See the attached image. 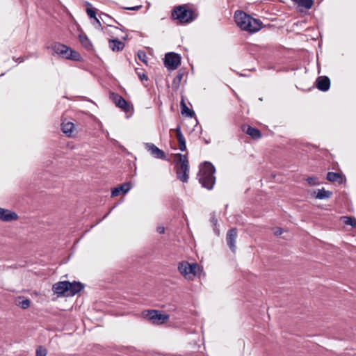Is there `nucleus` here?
I'll return each mask as SVG.
<instances>
[{
	"instance_id": "45",
	"label": "nucleus",
	"mask_w": 356,
	"mask_h": 356,
	"mask_svg": "<svg viewBox=\"0 0 356 356\" xmlns=\"http://www.w3.org/2000/svg\"><path fill=\"white\" fill-rule=\"evenodd\" d=\"M205 143L208 144L209 143V141L205 140Z\"/></svg>"
},
{
	"instance_id": "17",
	"label": "nucleus",
	"mask_w": 356,
	"mask_h": 356,
	"mask_svg": "<svg viewBox=\"0 0 356 356\" xmlns=\"http://www.w3.org/2000/svg\"><path fill=\"white\" fill-rule=\"evenodd\" d=\"M108 44L112 51L116 52L122 51L124 47V43L117 38L109 39Z\"/></svg>"
},
{
	"instance_id": "6",
	"label": "nucleus",
	"mask_w": 356,
	"mask_h": 356,
	"mask_svg": "<svg viewBox=\"0 0 356 356\" xmlns=\"http://www.w3.org/2000/svg\"><path fill=\"white\" fill-rule=\"evenodd\" d=\"M181 56L175 52H169L165 55L164 65L168 70H176L181 63Z\"/></svg>"
},
{
	"instance_id": "9",
	"label": "nucleus",
	"mask_w": 356,
	"mask_h": 356,
	"mask_svg": "<svg viewBox=\"0 0 356 356\" xmlns=\"http://www.w3.org/2000/svg\"><path fill=\"white\" fill-rule=\"evenodd\" d=\"M99 18L102 20V22L106 24L108 26L115 29H120L122 31H126L125 28L122 26L118 21L113 19L111 16L108 15L101 13L99 15Z\"/></svg>"
},
{
	"instance_id": "5",
	"label": "nucleus",
	"mask_w": 356,
	"mask_h": 356,
	"mask_svg": "<svg viewBox=\"0 0 356 356\" xmlns=\"http://www.w3.org/2000/svg\"><path fill=\"white\" fill-rule=\"evenodd\" d=\"M172 17L179 20L181 24H185L193 22L196 15L193 10L187 8L186 6H179L172 10Z\"/></svg>"
},
{
	"instance_id": "44",
	"label": "nucleus",
	"mask_w": 356,
	"mask_h": 356,
	"mask_svg": "<svg viewBox=\"0 0 356 356\" xmlns=\"http://www.w3.org/2000/svg\"><path fill=\"white\" fill-rule=\"evenodd\" d=\"M122 38H123L124 40H126L127 36H124V37H123Z\"/></svg>"
},
{
	"instance_id": "4",
	"label": "nucleus",
	"mask_w": 356,
	"mask_h": 356,
	"mask_svg": "<svg viewBox=\"0 0 356 356\" xmlns=\"http://www.w3.org/2000/svg\"><path fill=\"white\" fill-rule=\"evenodd\" d=\"M175 163L177 178L182 182L186 183L188 180L189 163L186 155L175 154Z\"/></svg>"
},
{
	"instance_id": "16",
	"label": "nucleus",
	"mask_w": 356,
	"mask_h": 356,
	"mask_svg": "<svg viewBox=\"0 0 356 356\" xmlns=\"http://www.w3.org/2000/svg\"><path fill=\"white\" fill-rule=\"evenodd\" d=\"M131 189V185L129 183H124L119 186L114 188L111 191V195L115 197L122 193H127Z\"/></svg>"
},
{
	"instance_id": "20",
	"label": "nucleus",
	"mask_w": 356,
	"mask_h": 356,
	"mask_svg": "<svg viewBox=\"0 0 356 356\" xmlns=\"http://www.w3.org/2000/svg\"><path fill=\"white\" fill-rule=\"evenodd\" d=\"M326 179L332 182L337 181L339 184H342L343 181L345 180L344 177L338 173V172H329L327 174Z\"/></svg>"
},
{
	"instance_id": "2",
	"label": "nucleus",
	"mask_w": 356,
	"mask_h": 356,
	"mask_svg": "<svg viewBox=\"0 0 356 356\" xmlns=\"http://www.w3.org/2000/svg\"><path fill=\"white\" fill-rule=\"evenodd\" d=\"M215 172L216 168L214 165L209 161H205L200 166L199 172L197 176L200 184L203 188L207 190L213 189L216 183Z\"/></svg>"
},
{
	"instance_id": "7",
	"label": "nucleus",
	"mask_w": 356,
	"mask_h": 356,
	"mask_svg": "<svg viewBox=\"0 0 356 356\" xmlns=\"http://www.w3.org/2000/svg\"><path fill=\"white\" fill-rule=\"evenodd\" d=\"M145 316L147 319L151 321L154 324H162L169 318L168 315L162 314L156 310H148Z\"/></svg>"
},
{
	"instance_id": "19",
	"label": "nucleus",
	"mask_w": 356,
	"mask_h": 356,
	"mask_svg": "<svg viewBox=\"0 0 356 356\" xmlns=\"http://www.w3.org/2000/svg\"><path fill=\"white\" fill-rule=\"evenodd\" d=\"M243 130L248 135H250L253 139H257L261 136V132L258 129L252 127L250 125L244 127Z\"/></svg>"
},
{
	"instance_id": "31",
	"label": "nucleus",
	"mask_w": 356,
	"mask_h": 356,
	"mask_svg": "<svg viewBox=\"0 0 356 356\" xmlns=\"http://www.w3.org/2000/svg\"><path fill=\"white\" fill-rule=\"evenodd\" d=\"M179 149L184 152L186 149V139L184 136L177 137Z\"/></svg>"
},
{
	"instance_id": "37",
	"label": "nucleus",
	"mask_w": 356,
	"mask_h": 356,
	"mask_svg": "<svg viewBox=\"0 0 356 356\" xmlns=\"http://www.w3.org/2000/svg\"><path fill=\"white\" fill-rule=\"evenodd\" d=\"M175 131L176 132L177 138L179 137V136H184L182 132H181V131L180 125H177V127L175 129Z\"/></svg>"
},
{
	"instance_id": "32",
	"label": "nucleus",
	"mask_w": 356,
	"mask_h": 356,
	"mask_svg": "<svg viewBox=\"0 0 356 356\" xmlns=\"http://www.w3.org/2000/svg\"><path fill=\"white\" fill-rule=\"evenodd\" d=\"M307 182L311 186H316L320 184L318 177H309L306 179Z\"/></svg>"
},
{
	"instance_id": "27",
	"label": "nucleus",
	"mask_w": 356,
	"mask_h": 356,
	"mask_svg": "<svg viewBox=\"0 0 356 356\" xmlns=\"http://www.w3.org/2000/svg\"><path fill=\"white\" fill-rule=\"evenodd\" d=\"M211 222L212 223V225L213 227V232H215V234L217 235V236H219L220 234V230L217 227V224H218V219L216 218V213L215 212H212L211 213Z\"/></svg>"
},
{
	"instance_id": "18",
	"label": "nucleus",
	"mask_w": 356,
	"mask_h": 356,
	"mask_svg": "<svg viewBox=\"0 0 356 356\" xmlns=\"http://www.w3.org/2000/svg\"><path fill=\"white\" fill-rule=\"evenodd\" d=\"M61 130L67 136L71 137L74 131V124L71 122H63L61 124Z\"/></svg>"
},
{
	"instance_id": "28",
	"label": "nucleus",
	"mask_w": 356,
	"mask_h": 356,
	"mask_svg": "<svg viewBox=\"0 0 356 356\" xmlns=\"http://www.w3.org/2000/svg\"><path fill=\"white\" fill-rule=\"evenodd\" d=\"M79 38L80 42L82 44L83 46H84L86 48L89 47V40L87 35L85 33L81 31V33L79 34Z\"/></svg>"
},
{
	"instance_id": "25",
	"label": "nucleus",
	"mask_w": 356,
	"mask_h": 356,
	"mask_svg": "<svg viewBox=\"0 0 356 356\" xmlns=\"http://www.w3.org/2000/svg\"><path fill=\"white\" fill-rule=\"evenodd\" d=\"M295 3L298 4V6L309 9L313 6L312 0H292Z\"/></svg>"
},
{
	"instance_id": "39",
	"label": "nucleus",
	"mask_w": 356,
	"mask_h": 356,
	"mask_svg": "<svg viewBox=\"0 0 356 356\" xmlns=\"http://www.w3.org/2000/svg\"><path fill=\"white\" fill-rule=\"evenodd\" d=\"M156 229L159 234H163L165 232V228L163 226L158 227Z\"/></svg>"
},
{
	"instance_id": "3",
	"label": "nucleus",
	"mask_w": 356,
	"mask_h": 356,
	"mask_svg": "<svg viewBox=\"0 0 356 356\" xmlns=\"http://www.w3.org/2000/svg\"><path fill=\"white\" fill-rule=\"evenodd\" d=\"M49 48L52 50L53 55L56 54L62 58L74 61H79L81 59V56L78 51L62 43L54 42Z\"/></svg>"
},
{
	"instance_id": "21",
	"label": "nucleus",
	"mask_w": 356,
	"mask_h": 356,
	"mask_svg": "<svg viewBox=\"0 0 356 356\" xmlns=\"http://www.w3.org/2000/svg\"><path fill=\"white\" fill-rule=\"evenodd\" d=\"M184 75V71L179 70L177 76L174 78L172 82V88L173 90H177L180 86V83L183 76Z\"/></svg>"
},
{
	"instance_id": "26",
	"label": "nucleus",
	"mask_w": 356,
	"mask_h": 356,
	"mask_svg": "<svg viewBox=\"0 0 356 356\" xmlns=\"http://www.w3.org/2000/svg\"><path fill=\"white\" fill-rule=\"evenodd\" d=\"M90 19L93 20V22L92 23L96 28L101 26V23L99 22V19L98 18H97V17H96L95 9L92 8L91 6H90Z\"/></svg>"
},
{
	"instance_id": "42",
	"label": "nucleus",
	"mask_w": 356,
	"mask_h": 356,
	"mask_svg": "<svg viewBox=\"0 0 356 356\" xmlns=\"http://www.w3.org/2000/svg\"><path fill=\"white\" fill-rule=\"evenodd\" d=\"M90 121L92 120H94L95 121L97 120V118L93 115H92L91 113H90Z\"/></svg>"
},
{
	"instance_id": "38",
	"label": "nucleus",
	"mask_w": 356,
	"mask_h": 356,
	"mask_svg": "<svg viewBox=\"0 0 356 356\" xmlns=\"http://www.w3.org/2000/svg\"><path fill=\"white\" fill-rule=\"evenodd\" d=\"M140 8H141V6H134V7H127V8H124V9L128 10H138Z\"/></svg>"
},
{
	"instance_id": "43",
	"label": "nucleus",
	"mask_w": 356,
	"mask_h": 356,
	"mask_svg": "<svg viewBox=\"0 0 356 356\" xmlns=\"http://www.w3.org/2000/svg\"><path fill=\"white\" fill-rule=\"evenodd\" d=\"M97 125H98V127H99V128H101V127H102V123H101L100 122L97 121Z\"/></svg>"
},
{
	"instance_id": "10",
	"label": "nucleus",
	"mask_w": 356,
	"mask_h": 356,
	"mask_svg": "<svg viewBox=\"0 0 356 356\" xmlns=\"http://www.w3.org/2000/svg\"><path fill=\"white\" fill-rule=\"evenodd\" d=\"M110 98L117 107L120 108L125 112L129 111V104L121 95L118 93L112 92L110 95Z\"/></svg>"
},
{
	"instance_id": "36",
	"label": "nucleus",
	"mask_w": 356,
	"mask_h": 356,
	"mask_svg": "<svg viewBox=\"0 0 356 356\" xmlns=\"http://www.w3.org/2000/svg\"><path fill=\"white\" fill-rule=\"evenodd\" d=\"M136 71L138 77L139 78V79L140 81H147V79H148L147 76L144 72H138L137 70Z\"/></svg>"
},
{
	"instance_id": "11",
	"label": "nucleus",
	"mask_w": 356,
	"mask_h": 356,
	"mask_svg": "<svg viewBox=\"0 0 356 356\" xmlns=\"http://www.w3.org/2000/svg\"><path fill=\"white\" fill-rule=\"evenodd\" d=\"M237 236V229L236 227L229 229L226 234L227 244L229 246L230 250L234 253L236 250V241Z\"/></svg>"
},
{
	"instance_id": "41",
	"label": "nucleus",
	"mask_w": 356,
	"mask_h": 356,
	"mask_svg": "<svg viewBox=\"0 0 356 356\" xmlns=\"http://www.w3.org/2000/svg\"><path fill=\"white\" fill-rule=\"evenodd\" d=\"M85 6H86V13L89 16V12H90V10H89V2L86 1L85 2Z\"/></svg>"
},
{
	"instance_id": "1",
	"label": "nucleus",
	"mask_w": 356,
	"mask_h": 356,
	"mask_svg": "<svg viewBox=\"0 0 356 356\" xmlns=\"http://www.w3.org/2000/svg\"><path fill=\"white\" fill-rule=\"evenodd\" d=\"M234 18L237 26L243 31L256 33L261 29V22L254 19L243 10H236Z\"/></svg>"
},
{
	"instance_id": "34",
	"label": "nucleus",
	"mask_w": 356,
	"mask_h": 356,
	"mask_svg": "<svg viewBox=\"0 0 356 356\" xmlns=\"http://www.w3.org/2000/svg\"><path fill=\"white\" fill-rule=\"evenodd\" d=\"M138 57L140 61H142L144 63H147V54L144 51L140 50L138 51Z\"/></svg>"
},
{
	"instance_id": "8",
	"label": "nucleus",
	"mask_w": 356,
	"mask_h": 356,
	"mask_svg": "<svg viewBox=\"0 0 356 356\" xmlns=\"http://www.w3.org/2000/svg\"><path fill=\"white\" fill-rule=\"evenodd\" d=\"M52 291L58 297H69L68 281H60L54 284Z\"/></svg>"
},
{
	"instance_id": "35",
	"label": "nucleus",
	"mask_w": 356,
	"mask_h": 356,
	"mask_svg": "<svg viewBox=\"0 0 356 356\" xmlns=\"http://www.w3.org/2000/svg\"><path fill=\"white\" fill-rule=\"evenodd\" d=\"M190 266L191 267V270H188L189 274H193L196 275L197 273V270L200 269L199 266L196 263L190 264Z\"/></svg>"
},
{
	"instance_id": "24",
	"label": "nucleus",
	"mask_w": 356,
	"mask_h": 356,
	"mask_svg": "<svg viewBox=\"0 0 356 356\" xmlns=\"http://www.w3.org/2000/svg\"><path fill=\"white\" fill-rule=\"evenodd\" d=\"M191 269L190 264L187 261H182L179 264L178 270L179 273L184 276L189 274L188 270Z\"/></svg>"
},
{
	"instance_id": "14",
	"label": "nucleus",
	"mask_w": 356,
	"mask_h": 356,
	"mask_svg": "<svg viewBox=\"0 0 356 356\" xmlns=\"http://www.w3.org/2000/svg\"><path fill=\"white\" fill-rule=\"evenodd\" d=\"M315 83L316 88L323 92L327 91L330 87V80L327 76H318Z\"/></svg>"
},
{
	"instance_id": "33",
	"label": "nucleus",
	"mask_w": 356,
	"mask_h": 356,
	"mask_svg": "<svg viewBox=\"0 0 356 356\" xmlns=\"http://www.w3.org/2000/svg\"><path fill=\"white\" fill-rule=\"evenodd\" d=\"M35 354H36V356H46L47 354V350L46 348H44L42 346H40L36 349Z\"/></svg>"
},
{
	"instance_id": "22",
	"label": "nucleus",
	"mask_w": 356,
	"mask_h": 356,
	"mask_svg": "<svg viewBox=\"0 0 356 356\" xmlns=\"http://www.w3.org/2000/svg\"><path fill=\"white\" fill-rule=\"evenodd\" d=\"M180 106L181 109V113L183 115H186L191 118H192L195 115V112L193 110L188 108V107L186 106L184 97H182L181 98Z\"/></svg>"
},
{
	"instance_id": "29",
	"label": "nucleus",
	"mask_w": 356,
	"mask_h": 356,
	"mask_svg": "<svg viewBox=\"0 0 356 356\" xmlns=\"http://www.w3.org/2000/svg\"><path fill=\"white\" fill-rule=\"evenodd\" d=\"M19 299H22V300L21 301L19 300L18 302V303L17 304V306H19V307H21L22 309H26L30 307L31 301L29 299L24 298V297H22V298L20 297Z\"/></svg>"
},
{
	"instance_id": "15",
	"label": "nucleus",
	"mask_w": 356,
	"mask_h": 356,
	"mask_svg": "<svg viewBox=\"0 0 356 356\" xmlns=\"http://www.w3.org/2000/svg\"><path fill=\"white\" fill-rule=\"evenodd\" d=\"M84 289V285L80 282L74 281L70 282L68 281V295L74 296Z\"/></svg>"
},
{
	"instance_id": "23",
	"label": "nucleus",
	"mask_w": 356,
	"mask_h": 356,
	"mask_svg": "<svg viewBox=\"0 0 356 356\" xmlns=\"http://www.w3.org/2000/svg\"><path fill=\"white\" fill-rule=\"evenodd\" d=\"M332 195V192L326 191L325 188L318 189L316 195V198L318 200H324L330 198Z\"/></svg>"
},
{
	"instance_id": "40",
	"label": "nucleus",
	"mask_w": 356,
	"mask_h": 356,
	"mask_svg": "<svg viewBox=\"0 0 356 356\" xmlns=\"http://www.w3.org/2000/svg\"><path fill=\"white\" fill-rule=\"evenodd\" d=\"M282 232H283L282 229V228H280V227H277V228L276 229V231L275 232V235H280V234H282Z\"/></svg>"
},
{
	"instance_id": "12",
	"label": "nucleus",
	"mask_w": 356,
	"mask_h": 356,
	"mask_svg": "<svg viewBox=\"0 0 356 356\" xmlns=\"http://www.w3.org/2000/svg\"><path fill=\"white\" fill-rule=\"evenodd\" d=\"M145 149L149 152L152 156L154 158L160 159H165L166 156L165 153L162 150L157 147L154 144L147 143H145Z\"/></svg>"
},
{
	"instance_id": "13",
	"label": "nucleus",
	"mask_w": 356,
	"mask_h": 356,
	"mask_svg": "<svg viewBox=\"0 0 356 356\" xmlns=\"http://www.w3.org/2000/svg\"><path fill=\"white\" fill-rule=\"evenodd\" d=\"M17 219L18 215L17 213L0 207V220L3 222H11L17 220Z\"/></svg>"
},
{
	"instance_id": "30",
	"label": "nucleus",
	"mask_w": 356,
	"mask_h": 356,
	"mask_svg": "<svg viewBox=\"0 0 356 356\" xmlns=\"http://www.w3.org/2000/svg\"><path fill=\"white\" fill-rule=\"evenodd\" d=\"M341 218L346 225H350L353 227H356V219L350 216H343Z\"/></svg>"
}]
</instances>
